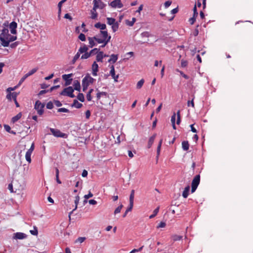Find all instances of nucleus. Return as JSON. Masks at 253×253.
<instances>
[{"mask_svg":"<svg viewBox=\"0 0 253 253\" xmlns=\"http://www.w3.org/2000/svg\"><path fill=\"white\" fill-rule=\"evenodd\" d=\"M110 74L112 76V78L114 80L115 82H118V79L119 78V75H115V68L113 65H112L111 67V70L110 72Z\"/></svg>","mask_w":253,"mask_h":253,"instance_id":"nucleus-14","label":"nucleus"},{"mask_svg":"<svg viewBox=\"0 0 253 253\" xmlns=\"http://www.w3.org/2000/svg\"><path fill=\"white\" fill-rule=\"evenodd\" d=\"M196 21V18L195 17H192L189 19V22L190 24L193 25Z\"/></svg>","mask_w":253,"mask_h":253,"instance_id":"nucleus-63","label":"nucleus"},{"mask_svg":"<svg viewBox=\"0 0 253 253\" xmlns=\"http://www.w3.org/2000/svg\"><path fill=\"white\" fill-rule=\"evenodd\" d=\"M74 89L72 86H69L65 88L60 93V94L64 96H68L71 98L75 97L73 94Z\"/></svg>","mask_w":253,"mask_h":253,"instance_id":"nucleus-4","label":"nucleus"},{"mask_svg":"<svg viewBox=\"0 0 253 253\" xmlns=\"http://www.w3.org/2000/svg\"><path fill=\"white\" fill-rule=\"evenodd\" d=\"M175 118H176V114L175 113H174L171 118V124L175 123Z\"/></svg>","mask_w":253,"mask_h":253,"instance_id":"nucleus-56","label":"nucleus"},{"mask_svg":"<svg viewBox=\"0 0 253 253\" xmlns=\"http://www.w3.org/2000/svg\"><path fill=\"white\" fill-rule=\"evenodd\" d=\"M27 237V235L21 232H17L14 234V238L16 239H23L26 238Z\"/></svg>","mask_w":253,"mask_h":253,"instance_id":"nucleus-16","label":"nucleus"},{"mask_svg":"<svg viewBox=\"0 0 253 253\" xmlns=\"http://www.w3.org/2000/svg\"><path fill=\"white\" fill-rule=\"evenodd\" d=\"M54 104L57 107H60L62 106V103L59 100H55Z\"/></svg>","mask_w":253,"mask_h":253,"instance_id":"nucleus-62","label":"nucleus"},{"mask_svg":"<svg viewBox=\"0 0 253 253\" xmlns=\"http://www.w3.org/2000/svg\"><path fill=\"white\" fill-rule=\"evenodd\" d=\"M50 131L55 137L62 138H66L67 137V135L66 133L61 132L59 129L50 128Z\"/></svg>","mask_w":253,"mask_h":253,"instance_id":"nucleus-6","label":"nucleus"},{"mask_svg":"<svg viewBox=\"0 0 253 253\" xmlns=\"http://www.w3.org/2000/svg\"><path fill=\"white\" fill-rule=\"evenodd\" d=\"M80 56V53H79V52H78L76 53V54L74 56V57L73 59V60H72L73 63H74L79 59Z\"/></svg>","mask_w":253,"mask_h":253,"instance_id":"nucleus-45","label":"nucleus"},{"mask_svg":"<svg viewBox=\"0 0 253 253\" xmlns=\"http://www.w3.org/2000/svg\"><path fill=\"white\" fill-rule=\"evenodd\" d=\"M119 22L116 21L115 24L112 25V29L113 32H116L119 29Z\"/></svg>","mask_w":253,"mask_h":253,"instance_id":"nucleus-31","label":"nucleus"},{"mask_svg":"<svg viewBox=\"0 0 253 253\" xmlns=\"http://www.w3.org/2000/svg\"><path fill=\"white\" fill-rule=\"evenodd\" d=\"M104 58V53L103 51H99L96 56V60L97 62H103V59Z\"/></svg>","mask_w":253,"mask_h":253,"instance_id":"nucleus-17","label":"nucleus"},{"mask_svg":"<svg viewBox=\"0 0 253 253\" xmlns=\"http://www.w3.org/2000/svg\"><path fill=\"white\" fill-rule=\"evenodd\" d=\"M134 197V190H132L129 196V205L131 206H133V200Z\"/></svg>","mask_w":253,"mask_h":253,"instance_id":"nucleus-23","label":"nucleus"},{"mask_svg":"<svg viewBox=\"0 0 253 253\" xmlns=\"http://www.w3.org/2000/svg\"><path fill=\"white\" fill-rule=\"evenodd\" d=\"M92 196H93V194L90 192H89V193L88 194L84 195V198L85 199H88L92 197Z\"/></svg>","mask_w":253,"mask_h":253,"instance_id":"nucleus-60","label":"nucleus"},{"mask_svg":"<svg viewBox=\"0 0 253 253\" xmlns=\"http://www.w3.org/2000/svg\"><path fill=\"white\" fill-rule=\"evenodd\" d=\"M73 85H74V89L78 90V91H80L81 85H80V83L79 81H78V80L74 81Z\"/></svg>","mask_w":253,"mask_h":253,"instance_id":"nucleus-21","label":"nucleus"},{"mask_svg":"<svg viewBox=\"0 0 253 253\" xmlns=\"http://www.w3.org/2000/svg\"><path fill=\"white\" fill-rule=\"evenodd\" d=\"M19 44V42H16L14 43H11L10 45V46L11 47V48H15Z\"/></svg>","mask_w":253,"mask_h":253,"instance_id":"nucleus-61","label":"nucleus"},{"mask_svg":"<svg viewBox=\"0 0 253 253\" xmlns=\"http://www.w3.org/2000/svg\"><path fill=\"white\" fill-rule=\"evenodd\" d=\"M88 40L89 44V46L90 47H92L93 46H94L95 45V43L94 42V41H95V39H94V37H88Z\"/></svg>","mask_w":253,"mask_h":253,"instance_id":"nucleus-28","label":"nucleus"},{"mask_svg":"<svg viewBox=\"0 0 253 253\" xmlns=\"http://www.w3.org/2000/svg\"><path fill=\"white\" fill-rule=\"evenodd\" d=\"M166 224L164 222H161L157 226V228H164L166 226Z\"/></svg>","mask_w":253,"mask_h":253,"instance_id":"nucleus-58","label":"nucleus"},{"mask_svg":"<svg viewBox=\"0 0 253 253\" xmlns=\"http://www.w3.org/2000/svg\"><path fill=\"white\" fill-rule=\"evenodd\" d=\"M77 98L81 102H83L84 101V97L83 93H79L77 95Z\"/></svg>","mask_w":253,"mask_h":253,"instance_id":"nucleus-38","label":"nucleus"},{"mask_svg":"<svg viewBox=\"0 0 253 253\" xmlns=\"http://www.w3.org/2000/svg\"><path fill=\"white\" fill-rule=\"evenodd\" d=\"M198 27H199V25H197L196 28L195 29V30L192 33V35L193 36H194L195 37L197 36L199 34V30L198 29Z\"/></svg>","mask_w":253,"mask_h":253,"instance_id":"nucleus-53","label":"nucleus"},{"mask_svg":"<svg viewBox=\"0 0 253 253\" xmlns=\"http://www.w3.org/2000/svg\"><path fill=\"white\" fill-rule=\"evenodd\" d=\"M200 182V175L199 174H198L196 175L193 179L192 180V183H191V192L194 193L196 189L197 188V187L198 186L199 183Z\"/></svg>","mask_w":253,"mask_h":253,"instance_id":"nucleus-3","label":"nucleus"},{"mask_svg":"<svg viewBox=\"0 0 253 253\" xmlns=\"http://www.w3.org/2000/svg\"><path fill=\"white\" fill-rule=\"evenodd\" d=\"M92 74L93 76H97V73L98 71V65L96 61H94L92 65Z\"/></svg>","mask_w":253,"mask_h":253,"instance_id":"nucleus-15","label":"nucleus"},{"mask_svg":"<svg viewBox=\"0 0 253 253\" xmlns=\"http://www.w3.org/2000/svg\"><path fill=\"white\" fill-rule=\"evenodd\" d=\"M78 38H79V39L81 41H83V42L85 41V40H86L85 36L84 34H82V33H81V34H80L79 35V37H78Z\"/></svg>","mask_w":253,"mask_h":253,"instance_id":"nucleus-49","label":"nucleus"},{"mask_svg":"<svg viewBox=\"0 0 253 253\" xmlns=\"http://www.w3.org/2000/svg\"><path fill=\"white\" fill-rule=\"evenodd\" d=\"M123 205H120L119 206H118L115 210L114 212V214H116L117 213H119L121 212V211L122 210V209L123 208Z\"/></svg>","mask_w":253,"mask_h":253,"instance_id":"nucleus-39","label":"nucleus"},{"mask_svg":"<svg viewBox=\"0 0 253 253\" xmlns=\"http://www.w3.org/2000/svg\"><path fill=\"white\" fill-rule=\"evenodd\" d=\"M189 190H190V187L189 186H186L185 188H184V190L182 193V196L184 198H187L188 195H189Z\"/></svg>","mask_w":253,"mask_h":253,"instance_id":"nucleus-24","label":"nucleus"},{"mask_svg":"<svg viewBox=\"0 0 253 253\" xmlns=\"http://www.w3.org/2000/svg\"><path fill=\"white\" fill-rule=\"evenodd\" d=\"M83 106V104L81 103H79L77 100H74L73 104H72V107H74L76 108H81Z\"/></svg>","mask_w":253,"mask_h":253,"instance_id":"nucleus-25","label":"nucleus"},{"mask_svg":"<svg viewBox=\"0 0 253 253\" xmlns=\"http://www.w3.org/2000/svg\"><path fill=\"white\" fill-rule=\"evenodd\" d=\"M94 81L95 79L92 78L89 74H87L82 80V82L87 84V86H89L90 84H92Z\"/></svg>","mask_w":253,"mask_h":253,"instance_id":"nucleus-7","label":"nucleus"},{"mask_svg":"<svg viewBox=\"0 0 253 253\" xmlns=\"http://www.w3.org/2000/svg\"><path fill=\"white\" fill-rule=\"evenodd\" d=\"M17 24L15 21H12L9 24V28L10 31V32L12 34L16 35L17 34Z\"/></svg>","mask_w":253,"mask_h":253,"instance_id":"nucleus-12","label":"nucleus"},{"mask_svg":"<svg viewBox=\"0 0 253 253\" xmlns=\"http://www.w3.org/2000/svg\"><path fill=\"white\" fill-rule=\"evenodd\" d=\"M111 37L108 35L107 31H100V34L94 36L96 42L98 43H103L100 46L104 47L110 42Z\"/></svg>","mask_w":253,"mask_h":253,"instance_id":"nucleus-2","label":"nucleus"},{"mask_svg":"<svg viewBox=\"0 0 253 253\" xmlns=\"http://www.w3.org/2000/svg\"><path fill=\"white\" fill-rule=\"evenodd\" d=\"M79 201H80V197L79 196H77L75 198V209L70 213V214H71V213L73 212V211L75 210H76L77 208V206H78V204L79 202ZM69 217H70V214H69Z\"/></svg>","mask_w":253,"mask_h":253,"instance_id":"nucleus-32","label":"nucleus"},{"mask_svg":"<svg viewBox=\"0 0 253 253\" xmlns=\"http://www.w3.org/2000/svg\"><path fill=\"white\" fill-rule=\"evenodd\" d=\"M143 247H144V246H142L138 249H133L131 252H130L129 253H135L136 252H141L142 250Z\"/></svg>","mask_w":253,"mask_h":253,"instance_id":"nucleus-47","label":"nucleus"},{"mask_svg":"<svg viewBox=\"0 0 253 253\" xmlns=\"http://www.w3.org/2000/svg\"><path fill=\"white\" fill-rule=\"evenodd\" d=\"M188 65V62L186 60H181V66L182 67H186Z\"/></svg>","mask_w":253,"mask_h":253,"instance_id":"nucleus-48","label":"nucleus"},{"mask_svg":"<svg viewBox=\"0 0 253 253\" xmlns=\"http://www.w3.org/2000/svg\"><path fill=\"white\" fill-rule=\"evenodd\" d=\"M96 1L93 0V7L92 9L91 10V16L90 18L92 19H95L97 18L98 16V13L96 12V9H97L98 6L96 5Z\"/></svg>","mask_w":253,"mask_h":253,"instance_id":"nucleus-10","label":"nucleus"},{"mask_svg":"<svg viewBox=\"0 0 253 253\" xmlns=\"http://www.w3.org/2000/svg\"><path fill=\"white\" fill-rule=\"evenodd\" d=\"M22 117V113L21 112L17 114L15 116L13 117L11 119V122L12 123H15L16 122L18 121Z\"/></svg>","mask_w":253,"mask_h":253,"instance_id":"nucleus-22","label":"nucleus"},{"mask_svg":"<svg viewBox=\"0 0 253 253\" xmlns=\"http://www.w3.org/2000/svg\"><path fill=\"white\" fill-rule=\"evenodd\" d=\"M159 211V208L158 207L156 209H155L153 211V213L150 215L149 218H154L158 213Z\"/></svg>","mask_w":253,"mask_h":253,"instance_id":"nucleus-36","label":"nucleus"},{"mask_svg":"<svg viewBox=\"0 0 253 253\" xmlns=\"http://www.w3.org/2000/svg\"><path fill=\"white\" fill-rule=\"evenodd\" d=\"M144 83V80L142 79L141 80H140L137 83V84H136V88L137 89H140L143 84Z\"/></svg>","mask_w":253,"mask_h":253,"instance_id":"nucleus-33","label":"nucleus"},{"mask_svg":"<svg viewBox=\"0 0 253 253\" xmlns=\"http://www.w3.org/2000/svg\"><path fill=\"white\" fill-rule=\"evenodd\" d=\"M107 95V92H98L96 94V97L97 98V100H99L101 98V96L102 95L106 96Z\"/></svg>","mask_w":253,"mask_h":253,"instance_id":"nucleus-37","label":"nucleus"},{"mask_svg":"<svg viewBox=\"0 0 253 253\" xmlns=\"http://www.w3.org/2000/svg\"><path fill=\"white\" fill-rule=\"evenodd\" d=\"M91 55L89 52H86L84 53V54H83L81 56V59H87V58H89Z\"/></svg>","mask_w":253,"mask_h":253,"instance_id":"nucleus-40","label":"nucleus"},{"mask_svg":"<svg viewBox=\"0 0 253 253\" xmlns=\"http://www.w3.org/2000/svg\"><path fill=\"white\" fill-rule=\"evenodd\" d=\"M88 50V47L86 45L84 44L83 46L80 47L78 52L81 53H85Z\"/></svg>","mask_w":253,"mask_h":253,"instance_id":"nucleus-27","label":"nucleus"},{"mask_svg":"<svg viewBox=\"0 0 253 253\" xmlns=\"http://www.w3.org/2000/svg\"><path fill=\"white\" fill-rule=\"evenodd\" d=\"M94 27L96 28L99 29L101 30V31H103L104 30L106 29V26L105 24H102L100 22L96 23L94 25Z\"/></svg>","mask_w":253,"mask_h":253,"instance_id":"nucleus-19","label":"nucleus"},{"mask_svg":"<svg viewBox=\"0 0 253 253\" xmlns=\"http://www.w3.org/2000/svg\"><path fill=\"white\" fill-rule=\"evenodd\" d=\"M11 95L12 96V99L14 101V102H15V104L16 105V106L17 107H19V103L17 102V101L16 100V97L17 96V93L16 92H12V93H9L6 95L7 99H8V100H11Z\"/></svg>","mask_w":253,"mask_h":253,"instance_id":"nucleus-13","label":"nucleus"},{"mask_svg":"<svg viewBox=\"0 0 253 253\" xmlns=\"http://www.w3.org/2000/svg\"><path fill=\"white\" fill-rule=\"evenodd\" d=\"M118 56L117 54H113L110 56V58L108 60V62L115 63L118 60Z\"/></svg>","mask_w":253,"mask_h":253,"instance_id":"nucleus-18","label":"nucleus"},{"mask_svg":"<svg viewBox=\"0 0 253 253\" xmlns=\"http://www.w3.org/2000/svg\"><path fill=\"white\" fill-rule=\"evenodd\" d=\"M44 104L42 103L39 100H37L35 104L34 108L37 111L38 114L39 115H42L43 113V108Z\"/></svg>","mask_w":253,"mask_h":253,"instance_id":"nucleus-5","label":"nucleus"},{"mask_svg":"<svg viewBox=\"0 0 253 253\" xmlns=\"http://www.w3.org/2000/svg\"><path fill=\"white\" fill-rule=\"evenodd\" d=\"M182 236L177 235H175L172 236V239L174 241L180 240L182 239Z\"/></svg>","mask_w":253,"mask_h":253,"instance_id":"nucleus-44","label":"nucleus"},{"mask_svg":"<svg viewBox=\"0 0 253 253\" xmlns=\"http://www.w3.org/2000/svg\"><path fill=\"white\" fill-rule=\"evenodd\" d=\"M107 23L109 25H112L116 22V19L113 18L107 17Z\"/></svg>","mask_w":253,"mask_h":253,"instance_id":"nucleus-30","label":"nucleus"},{"mask_svg":"<svg viewBox=\"0 0 253 253\" xmlns=\"http://www.w3.org/2000/svg\"><path fill=\"white\" fill-rule=\"evenodd\" d=\"M177 71H178L180 73V75L185 79H189V77L187 75H186V74H185L182 71H180L178 70H177Z\"/></svg>","mask_w":253,"mask_h":253,"instance_id":"nucleus-57","label":"nucleus"},{"mask_svg":"<svg viewBox=\"0 0 253 253\" xmlns=\"http://www.w3.org/2000/svg\"><path fill=\"white\" fill-rule=\"evenodd\" d=\"M187 105H188V106H190L191 105L193 108H194V103L193 99L191 101H188Z\"/></svg>","mask_w":253,"mask_h":253,"instance_id":"nucleus-59","label":"nucleus"},{"mask_svg":"<svg viewBox=\"0 0 253 253\" xmlns=\"http://www.w3.org/2000/svg\"><path fill=\"white\" fill-rule=\"evenodd\" d=\"M136 21V18H132L131 21L129 20H126V24L129 26H132L134 24V23Z\"/></svg>","mask_w":253,"mask_h":253,"instance_id":"nucleus-34","label":"nucleus"},{"mask_svg":"<svg viewBox=\"0 0 253 253\" xmlns=\"http://www.w3.org/2000/svg\"><path fill=\"white\" fill-rule=\"evenodd\" d=\"M16 39L17 36L10 35L7 28H4L0 34V41L1 45L4 47L8 46L10 42H12Z\"/></svg>","mask_w":253,"mask_h":253,"instance_id":"nucleus-1","label":"nucleus"},{"mask_svg":"<svg viewBox=\"0 0 253 253\" xmlns=\"http://www.w3.org/2000/svg\"><path fill=\"white\" fill-rule=\"evenodd\" d=\"M171 1H170V0H168V1H166L165 3H164V6H165V7L166 8H168V7H169L171 4Z\"/></svg>","mask_w":253,"mask_h":253,"instance_id":"nucleus-54","label":"nucleus"},{"mask_svg":"<svg viewBox=\"0 0 253 253\" xmlns=\"http://www.w3.org/2000/svg\"><path fill=\"white\" fill-rule=\"evenodd\" d=\"M8 188L9 190L10 191V192H16V191H14L13 190L12 182L11 183L9 184L8 186Z\"/></svg>","mask_w":253,"mask_h":253,"instance_id":"nucleus-51","label":"nucleus"},{"mask_svg":"<svg viewBox=\"0 0 253 253\" xmlns=\"http://www.w3.org/2000/svg\"><path fill=\"white\" fill-rule=\"evenodd\" d=\"M46 108L48 109H52L53 108V105L52 102L49 101L46 104Z\"/></svg>","mask_w":253,"mask_h":253,"instance_id":"nucleus-50","label":"nucleus"},{"mask_svg":"<svg viewBox=\"0 0 253 253\" xmlns=\"http://www.w3.org/2000/svg\"><path fill=\"white\" fill-rule=\"evenodd\" d=\"M133 206H131L130 205H129V207L126 209V211L124 213V214L123 215V217H125L126 216V214H127L128 212L130 211L132 209Z\"/></svg>","mask_w":253,"mask_h":253,"instance_id":"nucleus-42","label":"nucleus"},{"mask_svg":"<svg viewBox=\"0 0 253 253\" xmlns=\"http://www.w3.org/2000/svg\"><path fill=\"white\" fill-rule=\"evenodd\" d=\"M13 185L14 184L15 186V189L16 191L17 190H20L22 189V186L21 185H18V182L17 180H13L12 181Z\"/></svg>","mask_w":253,"mask_h":253,"instance_id":"nucleus-29","label":"nucleus"},{"mask_svg":"<svg viewBox=\"0 0 253 253\" xmlns=\"http://www.w3.org/2000/svg\"><path fill=\"white\" fill-rule=\"evenodd\" d=\"M86 239L85 237H79L76 241H75V243H82L83 242H84L85 240Z\"/></svg>","mask_w":253,"mask_h":253,"instance_id":"nucleus-41","label":"nucleus"},{"mask_svg":"<svg viewBox=\"0 0 253 253\" xmlns=\"http://www.w3.org/2000/svg\"><path fill=\"white\" fill-rule=\"evenodd\" d=\"M73 76V74H64L63 75L62 77V79L65 81V85H69L71 84L72 79L71 78Z\"/></svg>","mask_w":253,"mask_h":253,"instance_id":"nucleus-9","label":"nucleus"},{"mask_svg":"<svg viewBox=\"0 0 253 253\" xmlns=\"http://www.w3.org/2000/svg\"><path fill=\"white\" fill-rule=\"evenodd\" d=\"M99 49L97 48H95L92 50H91L90 51V53L91 54V55H94V54H97L100 51H99Z\"/></svg>","mask_w":253,"mask_h":253,"instance_id":"nucleus-43","label":"nucleus"},{"mask_svg":"<svg viewBox=\"0 0 253 253\" xmlns=\"http://www.w3.org/2000/svg\"><path fill=\"white\" fill-rule=\"evenodd\" d=\"M34 143H33L31 146V147L30 148V149H29L28 150V151L26 152V154H25V158H26V161L29 163H30L31 162V154L33 152V151H34Z\"/></svg>","mask_w":253,"mask_h":253,"instance_id":"nucleus-8","label":"nucleus"},{"mask_svg":"<svg viewBox=\"0 0 253 253\" xmlns=\"http://www.w3.org/2000/svg\"><path fill=\"white\" fill-rule=\"evenodd\" d=\"M156 136V134H154L151 137H150L148 143V148H150L152 146L153 143H154Z\"/></svg>","mask_w":253,"mask_h":253,"instance_id":"nucleus-20","label":"nucleus"},{"mask_svg":"<svg viewBox=\"0 0 253 253\" xmlns=\"http://www.w3.org/2000/svg\"><path fill=\"white\" fill-rule=\"evenodd\" d=\"M58 112H64V113H68L69 112V110L65 108H59L57 110Z\"/></svg>","mask_w":253,"mask_h":253,"instance_id":"nucleus-46","label":"nucleus"},{"mask_svg":"<svg viewBox=\"0 0 253 253\" xmlns=\"http://www.w3.org/2000/svg\"><path fill=\"white\" fill-rule=\"evenodd\" d=\"M30 233L33 235H37L38 233L37 228L35 227L34 230H30Z\"/></svg>","mask_w":253,"mask_h":253,"instance_id":"nucleus-52","label":"nucleus"},{"mask_svg":"<svg viewBox=\"0 0 253 253\" xmlns=\"http://www.w3.org/2000/svg\"><path fill=\"white\" fill-rule=\"evenodd\" d=\"M162 142H163V139H161L160 140L159 144H158V147H157V156H159V155H160V151H161V145H162Z\"/></svg>","mask_w":253,"mask_h":253,"instance_id":"nucleus-35","label":"nucleus"},{"mask_svg":"<svg viewBox=\"0 0 253 253\" xmlns=\"http://www.w3.org/2000/svg\"><path fill=\"white\" fill-rule=\"evenodd\" d=\"M109 5L113 8H121L123 7V4L121 0H114L110 2Z\"/></svg>","mask_w":253,"mask_h":253,"instance_id":"nucleus-11","label":"nucleus"},{"mask_svg":"<svg viewBox=\"0 0 253 253\" xmlns=\"http://www.w3.org/2000/svg\"><path fill=\"white\" fill-rule=\"evenodd\" d=\"M64 18L66 19H68L70 21L72 20V18L69 13L65 14L64 15Z\"/></svg>","mask_w":253,"mask_h":253,"instance_id":"nucleus-64","label":"nucleus"},{"mask_svg":"<svg viewBox=\"0 0 253 253\" xmlns=\"http://www.w3.org/2000/svg\"><path fill=\"white\" fill-rule=\"evenodd\" d=\"M37 71V68H34L32 70H31L30 71H29L28 73V74L29 75V76L32 75L33 74H34L35 73H36Z\"/></svg>","mask_w":253,"mask_h":253,"instance_id":"nucleus-55","label":"nucleus"},{"mask_svg":"<svg viewBox=\"0 0 253 253\" xmlns=\"http://www.w3.org/2000/svg\"><path fill=\"white\" fill-rule=\"evenodd\" d=\"M182 147L185 151H187L189 149V144L187 141H184L182 142Z\"/></svg>","mask_w":253,"mask_h":253,"instance_id":"nucleus-26","label":"nucleus"}]
</instances>
